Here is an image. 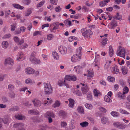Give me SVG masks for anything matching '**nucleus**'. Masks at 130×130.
Listing matches in <instances>:
<instances>
[{
  "label": "nucleus",
  "instance_id": "a878e982",
  "mask_svg": "<svg viewBox=\"0 0 130 130\" xmlns=\"http://www.w3.org/2000/svg\"><path fill=\"white\" fill-rule=\"evenodd\" d=\"M89 123L87 121L82 122L80 123V125L81 127L83 128H84L87 126Z\"/></svg>",
  "mask_w": 130,
  "mask_h": 130
},
{
  "label": "nucleus",
  "instance_id": "338daca9",
  "mask_svg": "<svg viewBox=\"0 0 130 130\" xmlns=\"http://www.w3.org/2000/svg\"><path fill=\"white\" fill-rule=\"evenodd\" d=\"M50 1L51 3L54 5H56L57 4V0H50Z\"/></svg>",
  "mask_w": 130,
  "mask_h": 130
},
{
  "label": "nucleus",
  "instance_id": "79ce46f5",
  "mask_svg": "<svg viewBox=\"0 0 130 130\" xmlns=\"http://www.w3.org/2000/svg\"><path fill=\"white\" fill-rule=\"evenodd\" d=\"M8 45V43L7 41H3L2 43V47L4 48H6Z\"/></svg>",
  "mask_w": 130,
  "mask_h": 130
},
{
  "label": "nucleus",
  "instance_id": "9b49d317",
  "mask_svg": "<svg viewBox=\"0 0 130 130\" xmlns=\"http://www.w3.org/2000/svg\"><path fill=\"white\" fill-rule=\"evenodd\" d=\"M13 40L16 43H17L19 45H21L24 43V40L23 39H20L18 37L16 36L14 37Z\"/></svg>",
  "mask_w": 130,
  "mask_h": 130
},
{
  "label": "nucleus",
  "instance_id": "58836bf2",
  "mask_svg": "<svg viewBox=\"0 0 130 130\" xmlns=\"http://www.w3.org/2000/svg\"><path fill=\"white\" fill-rule=\"evenodd\" d=\"M77 110L79 113L83 114H84V109L81 106H79L78 107Z\"/></svg>",
  "mask_w": 130,
  "mask_h": 130
},
{
  "label": "nucleus",
  "instance_id": "8fccbe9b",
  "mask_svg": "<svg viewBox=\"0 0 130 130\" xmlns=\"http://www.w3.org/2000/svg\"><path fill=\"white\" fill-rule=\"evenodd\" d=\"M64 23L67 26H70L71 25V21L68 20H65L64 21Z\"/></svg>",
  "mask_w": 130,
  "mask_h": 130
},
{
  "label": "nucleus",
  "instance_id": "bf43d9fd",
  "mask_svg": "<svg viewBox=\"0 0 130 130\" xmlns=\"http://www.w3.org/2000/svg\"><path fill=\"white\" fill-rule=\"evenodd\" d=\"M45 1H42L40 2L39 3L37 4V7L38 8L39 7L42 6L44 4Z\"/></svg>",
  "mask_w": 130,
  "mask_h": 130
},
{
  "label": "nucleus",
  "instance_id": "c85d7f7f",
  "mask_svg": "<svg viewBox=\"0 0 130 130\" xmlns=\"http://www.w3.org/2000/svg\"><path fill=\"white\" fill-rule=\"evenodd\" d=\"M28 113L31 114L37 115L39 113V112L35 110H31L28 111Z\"/></svg>",
  "mask_w": 130,
  "mask_h": 130
},
{
  "label": "nucleus",
  "instance_id": "774afa93",
  "mask_svg": "<svg viewBox=\"0 0 130 130\" xmlns=\"http://www.w3.org/2000/svg\"><path fill=\"white\" fill-rule=\"evenodd\" d=\"M61 9L60 8V6H58L56 7L55 9V11L57 12H59L60 11Z\"/></svg>",
  "mask_w": 130,
  "mask_h": 130
},
{
  "label": "nucleus",
  "instance_id": "473e14b6",
  "mask_svg": "<svg viewBox=\"0 0 130 130\" xmlns=\"http://www.w3.org/2000/svg\"><path fill=\"white\" fill-rule=\"evenodd\" d=\"M13 6L14 8L20 9H23L24 8L23 6H20L18 4H14L13 5Z\"/></svg>",
  "mask_w": 130,
  "mask_h": 130
},
{
  "label": "nucleus",
  "instance_id": "c9c22d12",
  "mask_svg": "<svg viewBox=\"0 0 130 130\" xmlns=\"http://www.w3.org/2000/svg\"><path fill=\"white\" fill-rule=\"evenodd\" d=\"M60 105V103L59 101H56L54 104L53 105V106L54 108L59 107Z\"/></svg>",
  "mask_w": 130,
  "mask_h": 130
},
{
  "label": "nucleus",
  "instance_id": "052dcab7",
  "mask_svg": "<svg viewBox=\"0 0 130 130\" xmlns=\"http://www.w3.org/2000/svg\"><path fill=\"white\" fill-rule=\"evenodd\" d=\"M69 128L70 130H72L75 128V126L73 124V123H72L69 125Z\"/></svg>",
  "mask_w": 130,
  "mask_h": 130
},
{
  "label": "nucleus",
  "instance_id": "a211bd4d",
  "mask_svg": "<svg viewBox=\"0 0 130 130\" xmlns=\"http://www.w3.org/2000/svg\"><path fill=\"white\" fill-rule=\"evenodd\" d=\"M81 90L83 93V94H85L89 90V88L87 85H86L82 88Z\"/></svg>",
  "mask_w": 130,
  "mask_h": 130
},
{
  "label": "nucleus",
  "instance_id": "f257e3e1",
  "mask_svg": "<svg viewBox=\"0 0 130 130\" xmlns=\"http://www.w3.org/2000/svg\"><path fill=\"white\" fill-rule=\"evenodd\" d=\"M76 79V77L74 75H67L65 77L64 80H59L58 82V84L60 86H64V84L67 81H75Z\"/></svg>",
  "mask_w": 130,
  "mask_h": 130
},
{
  "label": "nucleus",
  "instance_id": "2f4dec72",
  "mask_svg": "<svg viewBox=\"0 0 130 130\" xmlns=\"http://www.w3.org/2000/svg\"><path fill=\"white\" fill-rule=\"evenodd\" d=\"M74 68L76 69L75 71L77 73H79L80 72L82 71V68L79 66H77L75 67Z\"/></svg>",
  "mask_w": 130,
  "mask_h": 130
},
{
  "label": "nucleus",
  "instance_id": "864d4df0",
  "mask_svg": "<svg viewBox=\"0 0 130 130\" xmlns=\"http://www.w3.org/2000/svg\"><path fill=\"white\" fill-rule=\"evenodd\" d=\"M2 122H3L5 124H8V118H6L2 119Z\"/></svg>",
  "mask_w": 130,
  "mask_h": 130
},
{
  "label": "nucleus",
  "instance_id": "de8ad7c7",
  "mask_svg": "<svg viewBox=\"0 0 130 130\" xmlns=\"http://www.w3.org/2000/svg\"><path fill=\"white\" fill-rule=\"evenodd\" d=\"M108 80L112 82H114L115 81V78L113 77H111L110 76H108L107 77Z\"/></svg>",
  "mask_w": 130,
  "mask_h": 130
},
{
  "label": "nucleus",
  "instance_id": "a19ab883",
  "mask_svg": "<svg viewBox=\"0 0 130 130\" xmlns=\"http://www.w3.org/2000/svg\"><path fill=\"white\" fill-rule=\"evenodd\" d=\"M114 18L116 20H122V16L121 15H119V13H117L116 15L115 16Z\"/></svg>",
  "mask_w": 130,
  "mask_h": 130
},
{
  "label": "nucleus",
  "instance_id": "5701e85b",
  "mask_svg": "<svg viewBox=\"0 0 130 130\" xmlns=\"http://www.w3.org/2000/svg\"><path fill=\"white\" fill-rule=\"evenodd\" d=\"M52 55L55 59L57 60L59 59V56L58 53L55 51H53Z\"/></svg>",
  "mask_w": 130,
  "mask_h": 130
},
{
  "label": "nucleus",
  "instance_id": "4468645a",
  "mask_svg": "<svg viewBox=\"0 0 130 130\" xmlns=\"http://www.w3.org/2000/svg\"><path fill=\"white\" fill-rule=\"evenodd\" d=\"M5 63L10 65H12L13 64L14 62L11 58L9 57L5 59Z\"/></svg>",
  "mask_w": 130,
  "mask_h": 130
},
{
  "label": "nucleus",
  "instance_id": "9d476101",
  "mask_svg": "<svg viewBox=\"0 0 130 130\" xmlns=\"http://www.w3.org/2000/svg\"><path fill=\"white\" fill-rule=\"evenodd\" d=\"M110 24L111 27H109L110 29H114L117 26V21L114 19L112 20Z\"/></svg>",
  "mask_w": 130,
  "mask_h": 130
},
{
  "label": "nucleus",
  "instance_id": "c756f323",
  "mask_svg": "<svg viewBox=\"0 0 130 130\" xmlns=\"http://www.w3.org/2000/svg\"><path fill=\"white\" fill-rule=\"evenodd\" d=\"M112 70L113 71V72L116 74H118L119 72V70L118 68V67L117 66L112 67Z\"/></svg>",
  "mask_w": 130,
  "mask_h": 130
},
{
  "label": "nucleus",
  "instance_id": "603ef678",
  "mask_svg": "<svg viewBox=\"0 0 130 130\" xmlns=\"http://www.w3.org/2000/svg\"><path fill=\"white\" fill-rule=\"evenodd\" d=\"M23 3L26 5H29L31 2V0H23Z\"/></svg>",
  "mask_w": 130,
  "mask_h": 130
},
{
  "label": "nucleus",
  "instance_id": "412c9836",
  "mask_svg": "<svg viewBox=\"0 0 130 130\" xmlns=\"http://www.w3.org/2000/svg\"><path fill=\"white\" fill-rule=\"evenodd\" d=\"M69 103L68 105L69 106L71 107H73L74 104L75 103L74 100L70 98L69 99Z\"/></svg>",
  "mask_w": 130,
  "mask_h": 130
},
{
  "label": "nucleus",
  "instance_id": "393cba45",
  "mask_svg": "<svg viewBox=\"0 0 130 130\" xmlns=\"http://www.w3.org/2000/svg\"><path fill=\"white\" fill-rule=\"evenodd\" d=\"M109 56L110 57L112 56L114 53V52L113 50L112 46L111 45H110L109 47Z\"/></svg>",
  "mask_w": 130,
  "mask_h": 130
},
{
  "label": "nucleus",
  "instance_id": "e433bc0d",
  "mask_svg": "<svg viewBox=\"0 0 130 130\" xmlns=\"http://www.w3.org/2000/svg\"><path fill=\"white\" fill-rule=\"evenodd\" d=\"M120 112L123 114H124L126 115H129L130 113L127 111L126 110H123L122 109H120Z\"/></svg>",
  "mask_w": 130,
  "mask_h": 130
},
{
  "label": "nucleus",
  "instance_id": "0eeeda50",
  "mask_svg": "<svg viewBox=\"0 0 130 130\" xmlns=\"http://www.w3.org/2000/svg\"><path fill=\"white\" fill-rule=\"evenodd\" d=\"M58 50L59 52L62 54L64 55L67 53V48L64 46H59Z\"/></svg>",
  "mask_w": 130,
  "mask_h": 130
},
{
  "label": "nucleus",
  "instance_id": "09e8293b",
  "mask_svg": "<svg viewBox=\"0 0 130 130\" xmlns=\"http://www.w3.org/2000/svg\"><path fill=\"white\" fill-rule=\"evenodd\" d=\"M85 106L87 108L89 109H91L93 108L92 105L90 104L86 103L85 104Z\"/></svg>",
  "mask_w": 130,
  "mask_h": 130
},
{
  "label": "nucleus",
  "instance_id": "13d9d810",
  "mask_svg": "<svg viewBox=\"0 0 130 130\" xmlns=\"http://www.w3.org/2000/svg\"><path fill=\"white\" fill-rule=\"evenodd\" d=\"M128 88L127 87H125L123 89V94H126L128 91Z\"/></svg>",
  "mask_w": 130,
  "mask_h": 130
},
{
  "label": "nucleus",
  "instance_id": "cd10ccee",
  "mask_svg": "<svg viewBox=\"0 0 130 130\" xmlns=\"http://www.w3.org/2000/svg\"><path fill=\"white\" fill-rule=\"evenodd\" d=\"M59 115L61 117L63 118L66 116V112L62 110H60L58 113Z\"/></svg>",
  "mask_w": 130,
  "mask_h": 130
},
{
  "label": "nucleus",
  "instance_id": "72a5a7b5",
  "mask_svg": "<svg viewBox=\"0 0 130 130\" xmlns=\"http://www.w3.org/2000/svg\"><path fill=\"white\" fill-rule=\"evenodd\" d=\"M87 99L88 100L91 101L92 99L91 93L90 92H89L87 94Z\"/></svg>",
  "mask_w": 130,
  "mask_h": 130
},
{
  "label": "nucleus",
  "instance_id": "4c0bfd02",
  "mask_svg": "<svg viewBox=\"0 0 130 130\" xmlns=\"http://www.w3.org/2000/svg\"><path fill=\"white\" fill-rule=\"evenodd\" d=\"M108 120L107 118L105 117H103L101 119V122L102 123L105 124H106Z\"/></svg>",
  "mask_w": 130,
  "mask_h": 130
},
{
  "label": "nucleus",
  "instance_id": "c03bdc74",
  "mask_svg": "<svg viewBox=\"0 0 130 130\" xmlns=\"http://www.w3.org/2000/svg\"><path fill=\"white\" fill-rule=\"evenodd\" d=\"M19 109V108L17 106H15L12 107L9 109V110L10 112L15 111H17Z\"/></svg>",
  "mask_w": 130,
  "mask_h": 130
},
{
  "label": "nucleus",
  "instance_id": "69168bd1",
  "mask_svg": "<svg viewBox=\"0 0 130 130\" xmlns=\"http://www.w3.org/2000/svg\"><path fill=\"white\" fill-rule=\"evenodd\" d=\"M68 81H67L64 84V86H66L67 88H70L71 87V86L69 84Z\"/></svg>",
  "mask_w": 130,
  "mask_h": 130
},
{
  "label": "nucleus",
  "instance_id": "6e6d98bb",
  "mask_svg": "<svg viewBox=\"0 0 130 130\" xmlns=\"http://www.w3.org/2000/svg\"><path fill=\"white\" fill-rule=\"evenodd\" d=\"M99 109L100 111L103 112H106V110L103 107L100 106L99 108Z\"/></svg>",
  "mask_w": 130,
  "mask_h": 130
},
{
  "label": "nucleus",
  "instance_id": "aec40b11",
  "mask_svg": "<svg viewBox=\"0 0 130 130\" xmlns=\"http://www.w3.org/2000/svg\"><path fill=\"white\" fill-rule=\"evenodd\" d=\"M32 102H33L35 106H39L41 105V102L37 99H34V100L32 101Z\"/></svg>",
  "mask_w": 130,
  "mask_h": 130
},
{
  "label": "nucleus",
  "instance_id": "f8f14e48",
  "mask_svg": "<svg viewBox=\"0 0 130 130\" xmlns=\"http://www.w3.org/2000/svg\"><path fill=\"white\" fill-rule=\"evenodd\" d=\"M25 71L27 74H31L34 73V70L31 68L29 67H27L25 69Z\"/></svg>",
  "mask_w": 130,
  "mask_h": 130
},
{
  "label": "nucleus",
  "instance_id": "49530a36",
  "mask_svg": "<svg viewBox=\"0 0 130 130\" xmlns=\"http://www.w3.org/2000/svg\"><path fill=\"white\" fill-rule=\"evenodd\" d=\"M67 125V123L66 122L63 121L61 122L60 126L61 127L65 128Z\"/></svg>",
  "mask_w": 130,
  "mask_h": 130
},
{
  "label": "nucleus",
  "instance_id": "4d7b16f0",
  "mask_svg": "<svg viewBox=\"0 0 130 130\" xmlns=\"http://www.w3.org/2000/svg\"><path fill=\"white\" fill-rule=\"evenodd\" d=\"M77 95L79 96H81L82 95V93L79 90L75 91L74 92Z\"/></svg>",
  "mask_w": 130,
  "mask_h": 130
},
{
  "label": "nucleus",
  "instance_id": "2eb2a0df",
  "mask_svg": "<svg viewBox=\"0 0 130 130\" xmlns=\"http://www.w3.org/2000/svg\"><path fill=\"white\" fill-rule=\"evenodd\" d=\"M82 48L80 46L77 48L76 50V54L79 56V58L81 57L82 55Z\"/></svg>",
  "mask_w": 130,
  "mask_h": 130
},
{
  "label": "nucleus",
  "instance_id": "ea45409f",
  "mask_svg": "<svg viewBox=\"0 0 130 130\" xmlns=\"http://www.w3.org/2000/svg\"><path fill=\"white\" fill-rule=\"evenodd\" d=\"M110 114L112 116L115 117H117L119 115V114L118 113L114 111L111 112Z\"/></svg>",
  "mask_w": 130,
  "mask_h": 130
},
{
  "label": "nucleus",
  "instance_id": "e2e57ef3",
  "mask_svg": "<svg viewBox=\"0 0 130 130\" xmlns=\"http://www.w3.org/2000/svg\"><path fill=\"white\" fill-rule=\"evenodd\" d=\"M8 88L10 90H12L14 88V86L10 84L8 85Z\"/></svg>",
  "mask_w": 130,
  "mask_h": 130
},
{
  "label": "nucleus",
  "instance_id": "4be33fe9",
  "mask_svg": "<svg viewBox=\"0 0 130 130\" xmlns=\"http://www.w3.org/2000/svg\"><path fill=\"white\" fill-rule=\"evenodd\" d=\"M92 66L95 68V69L98 70L100 68V63L99 62H95L92 64Z\"/></svg>",
  "mask_w": 130,
  "mask_h": 130
},
{
  "label": "nucleus",
  "instance_id": "6e6552de",
  "mask_svg": "<svg viewBox=\"0 0 130 130\" xmlns=\"http://www.w3.org/2000/svg\"><path fill=\"white\" fill-rule=\"evenodd\" d=\"M17 59L19 61H21L25 59V56L24 54L22 52H19L17 55Z\"/></svg>",
  "mask_w": 130,
  "mask_h": 130
},
{
  "label": "nucleus",
  "instance_id": "5fc2aeb1",
  "mask_svg": "<svg viewBox=\"0 0 130 130\" xmlns=\"http://www.w3.org/2000/svg\"><path fill=\"white\" fill-rule=\"evenodd\" d=\"M54 37L52 34H50L47 35V39L48 40H51L53 39Z\"/></svg>",
  "mask_w": 130,
  "mask_h": 130
},
{
  "label": "nucleus",
  "instance_id": "20e7f679",
  "mask_svg": "<svg viewBox=\"0 0 130 130\" xmlns=\"http://www.w3.org/2000/svg\"><path fill=\"white\" fill-rule=\"evenodd\" d=\"M125 49L123 47L120 46L116 52V54L117 56L125 59Z\"/></svg>",
  "mask_w": 130,
  "mask_h": 130
},
{
  "label": "nucleus",
  "instance_id": "b1692460",
  "mask_svg": "<svg viewBox=\"0 0 130 130\" xmlns=\"http://www.w3.org/2000/svg\"><path fill=\"white\" fill-rule=\"evenodd\" d=\"M24 124L22 123H16L13 124V127L14 128H17L24 127Z\"/></svg>",
  "mask_w": 130,
  "mask_h": 130
},
{
  "label": "nucleus",
  "instance_id": "37998d69",
  "mask_svg": "<svg viewBox=\"0 0 130 130\" xmlns=\"http://www.w3.org/2000/svg\"><path fill=\"white\" fill-rule=\"evenodd\" d=\"M94 94L95 96H98L100 95V92L96 89H95L93 90Z\"/></svg>",
  "mask_w": 130,
  "mask_h": 130
},
{
  "label": "nucleus",
  "instance_id": "6ab92c4d",
  "mask_svg": "<svg viewBox=\"0 0 130 130\" xmlns=\"http://www.w3.org/2000/svg\"><path fill=\"white\" fill-rule=\"evenodd\" d=\"M25 83L27 84L31 85L34 84L35 82L34 81L30 78H28L25 80Z\"/></svg>",
  "mask_w": 130,
  "mask_h": 130
},
{
  "label": "nucleus",
  "instance_id": "3c124183",
  "mask_svg": "<svg viewBox=\"0 0 130 130\" xmlns=\"http://www.w3.org/2000/svg\"><path fill=\"white\" fill-rule=\"evenodd\" d=\"M17 24L16 23L13 24L11 26V30L12 31H14L16 28Z\"/></svg>",
  "mask_w": 130,
  "mask_h": 130
},
{
  "label": "nucleus",
  "instance_id": "ddd939ff",
  "mask_svg": "<svg viewBox=\"0 0 130 130\" xmlns=\"http://www.w3.org/2000/svg\"><path fill=\"white\" fill-rule=\"evenodd\" d=\"M81 57L79 58V56L76 54L73 55L71 57V60L73 62H76L77 60L81 59Z\"/></svg>",
  "mask_w": 130,
  "mask_h": 130
},
{
  "label": "nucleus",
  "instance_id": "39448f33",
  "mask_svg": "<svg viewBox=\"0 0 130 130\" xmlns=\"http://www.w3.org/2000/svg\"><path fill=\"white\" fill-rule=\"evenodd\" d=\"M59 28L58 24L55 23L51 24L50 26V30L52 32L55 33L56 29Z\"/></svg>",
  "mask_w": 130,
  "mask_h": 130
},
{
  "label": "nucleus",
  "instance_id": "f704fd0d",
  "mask_svg": "<svg viewBox=\"0 0 130 130\" xmlns=\"http://www.w3.org/2000/svg\"><path fill=\"white\" fill-rule=\"evenodd\" d=\"M104 101L107 103H110L112 102L111 99L107 95L105 96L104 97Z\"/></svg>",
  "mask_w": 130,
  "mask_h": 130
},
{
  "label": "nucleus",
  "instance_id": "7c9ffc66",
  "mask_svg": "<svg viewBox=\"0 0 130 130\" xmlns=\"http://www.w3.org/2000/svg\"><path fill=\"white\" fill-rule=\"evenodd\" d=\"M122 72L123 74L125 75L127 74L128 71L126 67L122 66L121 68Z\"/></svg>",
  "mask_w": 130,
  "mask_h": 130
},
{
  "label": "nucleus",
  "instance_id": "f03ea898",
  "mask_svg": "<svg viewBox=\"0 0 130 130\" xmlns=\"http://www.w3.org/2000/svg\"><path fill=\"white\" fill-rule=\"evenodd\" d=\"M80 31L82 36L84 38L88 39L91 38L93 34V33L89 29L87 30L85 28L81 29Z\"/></svg>",
  "mask_w": 130,
  "mask_h": 130
},
{
  "label": "nucleus",
  "instance_id": "7ed1b4c3",
  "mask_svg": "<svg viewBox=\"0 0 130 130\" xmlns=\"http://www.w3.org/2000/svg\"><path fill=\"white\" fill-rule=\"evenodd\" d=\"M44 85L45 93L46 94H49L51 93L52 92L53 89L50 83H45Z\"/></svg>",
  "mask_w": 130,
  "mask_h": 130
},
{
  "label": "nucleus",
  "instance_id": "680f3d73",
  "mask_svg": "<svg viewBox=\"0 0 130 130\" xmlns=\"http://www.w3.org/2000/svg\"><path fill=\"white\" fill-rule=\"evenodd\" d=\"M77 38L74 36H71L69 37V41L70 42H71L73 41L76 40Z\"/></svg>",
  "mask_w": 130,
  "mask_h": 130
},
{
  "label": "nucleus",
  "instance_id": "a18cd8bd",
  "mask_svg": "<svg viewBox=\"0 0 130 130\" xmlns=\"http://www.w3.org/2000/svg\"><path fill=\"white\" fill-rule=\"evenodd\" d=\"M8 96L11 98H14L15 97V94L14 92L11 91L8 93Z\"/></svg>",
  "mask_w": 130,
  "mask_h": 130
},
{
  "label": "nucleus",
  "instance_id": "bb28decb",
  "mask_svg": "<svg viewBox=\"0 0 130 130\" xmlns=\"http://www.w3.org/2000/svg\"><path fill=\"white\" fill-rule=\"evenodd\" d=\"M15 118L19 120H24L25 119V117L24 116L19 115H15Z\"/></svg>",
  "mask_w": 130,
  "mask_h": 130
},
{
  "label": "nucleus",
  "instance_id": "dca6fc26",
  "mask_svg": "<svg viewBox=\"0 0 130 130\" xmlns=\"http://www.w3.org/2000/svg\"><path fill=\"white\" fill-rule=\"evenodd\" d=\"M107 34H105L104 36H101L100 37H105L103 39L101 42V45L102 46H104L107 43V38L106 37L107 36Z\"/></svg>",
  "mask_w": 130,
  "mask_h": 130
},
{
  "label": "nucleus",
  "instance_id": "423d86ee",
  "mask_svg": "<svg viewBox=\"0 0 130 130\" xmlns=\"http://www.w3.org/2000/svg\"><path fill=\"white\" fill-rule=\"evenodd\" d=\"M113 124L115 127L119 129H124L126 127V126L125 125L122 124L119 122H115L113 123Z\"/></svg>",
  "mask_w": 130,
  "mask_h": 130
},
{
  "label": "nucleus",
  "instance_id": "1a4fd4ad",
  "mask_svg": "<svg viewBox=\"0 0 130 130\" xmlns=\"http://www.w3.org/2000/svg\"><path fill=\"white\" fill-rule=\"evenodd\" d=\"M44 117L46 118L51 117L52 118H55V115L53 112L48 111L45 114Z\"/></svg>",
  "mask_w": 130,
  "mask_h": 130
},
{
  "label": "nucleus",
  "instance_id": "0e129e2a",
  "mask_svg": "<svg viewBox=\"0 0 130 130\" xmlns=\"http://www.w3.org/2000/svg\"><path fill=\"white\" fill-rule=\"evenodd\" d=\"M94 74L93 72H91L89 71H88V75L87 76L88 77H92L93 76Z\"/></svg>",
  "mask_w": 130,
  "mask_h": 130
},
{
  "label": "nucleus",
  "instance_id": "f3484780",
  "mask_svg": "<svg viewBox=\"0 0 130 130\" xmlns=\"http://www.w3.org/2000/svg\"><path fill=\"white\" fill-rule=\"evenodd\" d=\"M110 1V0H105L102 1L99 3V5L100 6L104 7L107 5V4Z\"/></svg>",
  "mask_w": 130,
  "mask_h": 130
}]
</instances>
